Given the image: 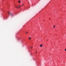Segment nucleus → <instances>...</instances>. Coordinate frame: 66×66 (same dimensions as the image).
Wrapping results in <instances>:
<instances>
[{
	"instance_id": "obj_10",
	"label": "nucleus",
	"mask_w": 66,
	"mask_h": 66,
	"mask_svg": "<svg viewBox=\"0 0 66 66\" xmlns=\"http://www.w3.org/2000/svg\"><path fill=\"white\" fill-rule=\"evenodd\" d=\"M26 33H28V32H26Z\"/></svg>"
},
{
	"instance_id": "obj_5",
	"label": "nucleus",
	"mask_w": 66,
	"mask_h": 66,
	"mask_svg": "<svg viewBox=\"0 0 66 66\" xmlns=\"http://www.w3.org/2000/svg\"><path fill=\"white\" fill-rule=\"evenodd\" d=\"M40 47H42L43 45H42L41 44L40 45Z\"/></svg>"
},
{
	"instance_id": "obj_8",
	"label": "nucleus",
	"mask_w": 66,
	"mask_h": 66,
	"mask_svg": "<svg viewBox=\"0 0 66 66\" xmlns=\"http://www.w3.org/2000/svg\"><path fill=\"white\" fill-rule=\"evenodd\" d=\"M65 51H66V49H65Z\"/></svg>"
},
{
	"instance_id": "obj_9",
	"label": "nucleus",
	"mask_w": 66,
	"mask_h": 66,
	"mask_svg": "<svg viewBox=\"0 0 66 66\" xmlns=\"http://www.w3.org/2000/svg\"><path fill=\"white\" fill-rule=\"evenodd\" d=\"M22 6H23V4H22Z\"/></svg>"
},
{
	"instance_id": "obj_6",
	"label": "nucleus",
	"mask_w": 66,
	"mask_h": 66,
	"mask_svg": "<svg viewBox=\"0 0 66 66\" xmlns=\"http://www.w3.org/2000/svg\"><path fill=\"white\" fill-rule=\"evenodd\" d=\"M29 39H31V38L30 37V38H29Z\"/></svg>"
},
{
	"instance_id": "obj_7",
	"label": "nucleus",
	"mask_w": 66,
	"mask_h": 66,
	"mask_svg": "<svg viewBox=\"0 0 66 66\" xmlns=\"http://www.w3.org/2000/svg\"><path fill=\"white\" fill-rule=\"evenodd\" d=\"M31 49H32V48H33V47H31Z\"/></svg>"
},
{
	"instance_id": "obj_4",
	"label": "nucleus",
	"mask_w": 66,
	"mask_h": 66,
	"mask_svg": "<svg viewBox=\"0 0 66 66\" xmlns=\"http://www.w3.org/2000/svg\"><path fill=\"white\" fill-rule=\"evenodd\" d=\"M55 26H53V28H55Z\"/></svg>"
},
{
	"instance_id": "obj_1",
	"label": "nucleus",
	"mask_w": 66,
	"mask_h": 66,
	"mask_svg": "<svg viewBox=\"0 0 66 66\" xmlns=\"http://www.w3.org/2000/svg\"><path fill=\"white\" fill-rule=\"evenodd\" d=\"M15 7L16 9H17V8H18V9H19L20 7H21V6L20 5L19 6H18L16 5H15Z\"/></svg>"
},
{
	"instance_id": "obj_3",
	"label": "nucleus",
	"mask_w": 66,
	"mask_h": 66,
	"mask_svg": "<svg viewBox=\"0 0 66 66\" xmlns=\"http://www.w3.org/2000/svg\"><path fill=\"white\" fill-rule=\"evenodd\" d=\"M18 2L19 3H20V2H21L20 1H19Z\"/></svg>"
},
{
	"instance_id": "obj_2",
	"label": "nucleus",
	"mask_w": 66,
	"mask_h": 66,
	"mask_svg": "<svg viewBox=\"0 0 66 66\" xmlns=\"http://www.w3.org/2000/svg\"><path fill=\"white\" fill-rule=\"evenodd\" d=\"M8 14H9V15H11V16H12L13 15V14L12 13H11L10 12H8Z\"/></svg>"
},
{
	"instance_id": "obj_11",
	"label": "nucleus",
	"mask_w": 66,
	"mask_h": 66,
	"mask_svg": "<svg viewBox=\"0 0 66 66\" xmlns=\"http://www.w3.org/2000/svg\"><path fill=\"white\" fill-rule=\"evenodd\" d=\"M36 53H37V52H36Z\"/></svg>"
}]
</instances>
